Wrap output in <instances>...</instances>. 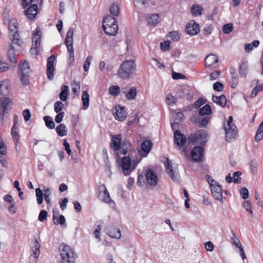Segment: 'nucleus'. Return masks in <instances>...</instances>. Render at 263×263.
<instances>
[{"instance_id":"obj_4","label":"nucleus","mask_w":263,"mask_h":263,"mask_svg":"<svg viewBox=\"0 0 263 263\" xmlns=\"http://www.w3.org/2000/svg\"><path fill=\"white\" fill-rule=\"evenodd\" d=\"M19 68L18 75L21 82L24 85H28L29 83V76L31 72L30 66L26 61L22 62L18 65Z\"/></svg>"},{"instance_id":"obj_31","label":"nucleus","mask_w":263,"mask_h":263,"mask_svg":"<svg viewBox=\"0 0 263 263\" xmlns=\"http://www.w3.org/2000/svg\"><path fill=\"white\" fill-rule=\"evenodd\" d=\"M153 146V143L150 140H145L141 143L142 151L145 153L144 156H146L150 151Z\"/></svg>"},{"instance_id":"obj_2","label":"nucleus","mask_w":263,"mask_h":263,"mask_svg":"<svg viewBox=\"0 0 263 263\" xmlns=\"http://www.w3.org/2000/svg\"><path fill=\"white\" fill-rule=\"evenodd\" d=\"M135 70V62L133 60H126L120 65L118 70L117 75L122 79H128L134 74Z\"/></svg>"},{"instance_id":"obj_49","label":"nucleus","mask_w":263,"mask_h":263,"mask_svg":"<svg viewBox=\"0 0 263 263\" xmlns=\"http://www.w3.org/2000/svg\"><path fill=\"white\" fill-rule=\"evenodd\" d=\"M241 174V172L240 171L235 172L233 173L232 178H233V182L234 183H239L241 182V178L240 176Z\"/></svg>"},{"instance_id":"obj_20","label":"nucleus","mask_w":263,"mask_h":263,"mask_svg":"<svg viewBox=\"0 0 263 263\" xmlns=\"http://www.w3.org/2000/svg\"><path fill=\"white\" fill-rule=\"evenodd\" d=\"M115 110L116 112L114 113L115 119L120 121H124L127 117V113L125 111L124 107L116 106Z\"/></svg>"},{"instance_id":"obj_59","label":"nucleus","mask_w":263,"mask_h":263,"mask_svg":"<svg viewBox=\"0 0 263 263\" xmlns=\"http://www.w3.org/2000/svg\"><path fill=\"white\" fill-rule=\"evenodd\" d=\"M170 43L169 41H165L163 43H161L160 47L162 51H165L170 50Z\"/></svg>"},{"instance_id":"obj_45","label":"nucleus","mask_w":263,"mask_h":263,"mask_svg":"<svg viewBox=\"0 0 263 263\" xmlns=\"http://www.w3.org/2000/svg\"><path fill=\"white\" fill-rule=\"evenodd\" d=\"M183 116V114L181 112H174L172 115L173 121L180 123L182 121Z\"/></svg>"},{"instance_id":"obj_54","label":"nucleus","mask_w":263,"mask_h":263,"mask_svg":"<svg viewBox=\"0 0 263 263\" xmlns=\"http://www.w3.org/2000/svg\"><path fill=\"white\" fill-rule=\"evenodd\" d=\"M170 36L174 41L180 40V34L178 31H173L170 32Z\"/></svg>"},{"instance_id":"obj_15","label":"nucleus","mask_w":263,"mask_h":263,"mask_svg":"<svg viewBox=\"0 0 263 263\" xmlns=\"http://www.w3.org/2000/svg\"><path fill=\"white\" fill-rule=\"evenodd\" d=\"M99 189L100 191H103V193L100 194L99 196V198L102 201L107 203H115V202L111 199L109 192L104 184L100 185Z\"/></svg>"},{"instance_id":"obj_39","label":"nucleus","mask_w":263,"mask_h":263,"mask_svg":"<svg viewBox=\"0 0 263 263\" xmlns=\"http://www.w3.org/2000/svg\"><path fill=\"white\" fill-rule=\"evenodd\" d=\"M149 25L156 26L159 22V16L157 14H154L151 15L147 19Z\"/></svg>"},{"instance_id":"obj_38","label":"nucleus","mask_w":263,"mask_h":263,"mask_svg":"<svg viewBox=\"0 0 263 263\" xmlns=\"http://www.w3.org/2000/svg\"><path fill=\"white\" fill-rule=\"evenodd\" d=\"M263 138V121L259 124L255 137V140L259 142Z\"/></svg>"},{"instance_id":"obj_64","label":"nucleus","mask_w":263,"mask_h":263,"mask_svg":"<svg viewBox=\"0 0 263 263\" xmlns=\"http://www.w3.org/2000/svg\"><path fill=\"white\" fill-rule=\"evenodd\" d=\"M209 120L210 119L207 117L202 118L199 122V126L201 127H206L209 123Z\"/></svg>"},{"instance_id":"obj_14","label":"nucleus","mask_w":263,"mask_h":263,"mask_svg":"<svg viewBox=\"0 0 263 263\" xmlns=\"http://www.w3.org/2000/svg\"><path fill=\"white\" fill-rule=\"evenodd\" d=\"M212 194L213 197L217 200L221 202V203L223 202L222 197V188L219 184H216L212 186L211 188Z\"/></svg>"},{"instance_id":"obj_36","label":"nucleus","mask_w":263,"mask_h":263,"mask_svg":"<svg viewBox=\"0 0 263 263\" xmlns=\"http://www.w3.org/2000/svg\"><path fill=\"white\" fill-rule=\"evenodd\" d=\"M110 13L115 16H118L119 14L120 7L118 3H112L109 8Z\"/></svg>"},{"instance_id":"obj_10","label":"nucleus","mask_w":263,"mask_h":263,"mask_svg":"<svg viewBox=\"0 0 263 263\" xmlns=\"http://www.w3.org/2000/svg\"><path fill=\"white\" fill-rule=\"evenodd\" d=\"M146 180L151 186H156L158 183V176L156 173L152 169H148L145 174Z\"/></svg>"},{"instance_id":"obj_26","label":"nucleus","mask_w":263,"mask_h":263,"mask_svg":"<svg viewBox=\"0 0 263 263\" xmlns=\"http://www.w3.org/2000/svg\"><path fill=\"white\" fill-rule=\"evenodd\" d=\"M77 255L74 250L67 245V263H75Z\"/></svg>"},{"instance_id":"obj_46","label":"nucleus","mask_w":263,"mask_h":263,"mask_svg":"<svg viewBox=\"0 0 263 263\" xmlns=\"http://www.w3.org/2000/svg\"><path fill=\"white\" fill-rule=\"evenodd\" d=\"M56 131L58 135L60 137L65 136V126L64 124H61L58 125L56 128Z\"/></svg>"},{"instance_id":"obj_16","label":"nucleus","mask_w":263,"mask_h":263,"mask_svg":"<svg viewBox=\"0 0 263 263\" xmlns=\"http://www.w3.org/2000/svg\"><path fill=\"white\" fill-rule=\"evenodd\" d=\"M174 140L175 143L178 146L183 145L185 142H187L188 138L181 133L179 130H176L174 133Z\"/></svg>"},{"instance_id":"obj_32","label":"nucleus","mask_w":263,"mask_h":263,"mask_svg":"<svg viewBox=\"0 0 263 263\" xmlns=\"http://www.w3.org/2000/svg\"><path fill=\"white\" fill-rule=\"evenodd\" d=\"M40 245L36 239L35 240L33 243V246L31 247V251L33 253V256L34 258H37L40 255Z\"/></svg>"},{"instance_id":"obj_1","label":"nucleus","mask_w":263,"mask_h":263,"mask_svg":"<svg viewBox=\"0 0 263 263\" xmlns=\"http://www.w3.org/2000/svg\"><path fill=\"white\" fill-rule=\"evenodd\" d=\"M122 137L121 134L113 135L111 136L110 147L114 152L125 155L130 148L131 144L128 140L124 139L122 141Z\"/></svg>"},{"instance_id":"obj_25","label":"nucleus","mask_w":263,"mask_h":263,"mask_svg":"<svg viewBox=\"0 0 263 263\" xmlns=\"http://www.w3.org/2000/svg\"><path fill=\"white\" fill-rule=\"evenodd\" d=\"M37 5L36 4L32 5L25 11V15L29 19H33L35 17L37 14Z\"/></svg>"},{"instance_id":"obj_24","label":"nucleus","mask_w":263,"mask_h":263,"mask_svg":"<svg viewBox=\"0 0 263 263\" xmlns=\"http://www.w3.org/2000/svg\"><path fill=\"white\" fill-rule=\"evenodd\" d=\"M41 29L37 27L35 29V31L33 33L32 37V45L35 46V47H39L40 46L41 42Z\"/></svg>"},{"instance_id":"obj_12","label":"nucleus","mask_w":263,"mask_h":263,"mask_svg":"<svg viewBox=\"0 0 263 263\" xmlns=\"http://www.w3.org/2000/svg\"><path fill=\"white\" fill-rule=\"evenodd\" d=\"M200 30V27L198 23L194 20L190 21L185 27L186 32L191 35H194L197 34Z\"/></svg>"},{"instance_id":"obj_7","label":"nucleus","mask_w":263,"mask_h":263,"mask_svg":"<svg viewBox=\"0 0 263 263\" xmlns=\"http://www.w3.org/2000/svg\"><path fill=\"white\" fill-rule=\"evenodd\" d=\"M73 28H70L67 32V49L69 54L68 65L72 66L74 61V51L73 48Z\"/></svg>"},{"instance_id":"obj_50","label":"nucleus","mask_w":263,"mask_h":263,"mask_svg":"<svg viewBox=\"0 0 263 263\" xmlns=\"http://www.w3.org/2000/svg\"><path fill=\"white\" fill-rule=\"evenodd\" d=\"M64 106V105L62 102H56L54 104V110L55 112L57 113L60 112L62 110Z\"/></svg>"},{"instance_id":"obj_58","label":"nucleus","mask_w":263,"mask_h":263,"mask_svg":"<svg viewBox=\"0 0 263 263\" xmlns=\"http://www.w3.org/2000/svg\"><path fill=\"white\" fill-rule=\"evenodd\" d=\"M240 194L243 199H247L249 196V191L246 187H242L240 190Z\"/></svg>"},{"instance_id":"obj_56","label":"nucleus","mask_w":263,"mask_h":263,"mask_svg":"<svg viewBox=\"0 0 263 263\" xmlns=\"http://www.w3.org/2000/svg\"><path fill=\"white\" fill-rule=\"evenodd\" d=\"M223 88V85L220 82H216L213 84V89L217 91H222Z\"/></svg>"},{"instance_id":"obj_19","label":"nucleus","mask_w":263,"mask_h":263,"mask_svg":"<svg viewBox=\"0 0 263 263\" xmlns=\"http://www.w3.org/2000/svg\"><path fill=\"white\" fill-rule=\"evenodd\" d=\"M218 62V57L214 54L207 55L205 59V66L206 67H216V65Z\"/></svg>"},{"instance_id":"obj_57","label":"nucleus","mask_w":263,"mask_h":263,"mask_svg":"<svg viewBox=\"0 0 263 263\" xmlns=\"http://www.w3.org/2000/svg\"><path fill=\"white\" fill-rule=\"evenodd\" d=\"M176 99L172 95H168L166 98V103L169 105L175 104Z\"/></svg>"},{"instance_id":"obj_40","label":"nucleus","mask_w":263,"mask_h":263,"mask_svg":"<svg viewBox=\"0 0 263 263\" xmlns=\"http://www.w3.org/2000/svg\"><path fill=\"white\" fill-rule=\"evenodd\" d=\"M66 245H65L64 243L61 244L59 246V251L60 252V255L62 258L61 261L59 262V263H65V258L66 257Z\"/></svg>"},{"instance_id":"obj_55","label":"nucleus","mask_w":263,"mask_h":263,"mask_svg":"<svg viewBox=\"0 0 263 263\" xmlns=\"http://www.w3.org/2000/svg\"><path fill=\"white\" fill-rule=\"evenodd\" d=\"M231 240L232 241V243L238 248H239V246H242L239 239L236 237L235 233H233L232 236L231 237Z\"/></svg>"},{"instance_id":"obj_21","label":"nucleus","mask_w":263,"mask_h":263,"mask_svg":"<svg viewBox=\"0 0 263 263\" xmlns=\"http://www.w3.org/2000/svg\"><path fill=\"white\" fill-rule=\"evenodd\" d=\"M106 231L107 234L111 238L119 239L121 237L120 230L114 226H108Z\"/></svg>"},{"instance_id":"obj_13","label":"nucleus","mask_w":263,"mask_h":263,"mask_svg":"<svg viewBox=\"0 0 263 263\" xmlns=\"http://www.w3.org/2000/svg\"><path fill=\"white\" fill-rule=\"evenodd\" d=\"M203 152L201 146H195L191 152L192 159L196 162H200L204 156Z\"/></svg>"},{"instance_id":"obj_44","label":"nucleus","mask_w":263,"mask_h":263,"mask_svg":"<svg viewBox=\"0 0 263 263\" xmlns=\"http://www.w3.org/2000/svg\"><path fill=\"white\" fill-rule=\"evenodd\" d=\"M109 93L114 96H117L120 92V88L118 86L112 85L109 88Z\"/></svg>"},{"instance_id":"obj_18","label":"nucleus","mask_w":263,"mask_h":263,"mask_svg":"<svg viewBox=\"0 0 263 263\" xmlns=\"http://www.w3.org/2000/svg\"><path fill=\"white\" fill-rule=\"evenodd\" d=\"M122 92L124 94L127 100H133L136 99L137 96V89L135 87L122 88Z\"/></svg>"},{"instance_id":"obj_11","label":"nucleus","mask_w":263,"mask_h":263,"mask_svg":"<svg viewBox=\"0 0 263 263\" xmlns=\"http://www.w3.org/2000/svg\"><path fill=\"white\" fill-rule=\"evenodd\" d=\"M55 60V57L54 55H51L47 59V75L50 80H52L53 79V72L54 70V63Z\"/></svg>"},{"instance_id":"obj_51","label":"nucleus","mask_w":263,"mask_h":263,"mask_svg":"<svg viewBox=\"0 0 263 263\" xmlns=\"http://www.w3.org/2000/svg\"><path fill=\"white\" fill-rule=\"evenodd\" d=\"M238 82L237 76H232L230 80V84L231 88H235L238 84Z\"/></svg>"},{"instance_id":"obj_22","label":"nucleus","mask_w":263,"mask_h":263,"mask_svg":"<svg viewBox=\"0 0 263 263\" xmlns=\"http://www.w3.org/2000/svg\"><path fill=\"white\" fill-rule=\"evenodd\" d=\"M21 46H17L14 44H12L10 46V48L8 52V58L10 61L13 64V66H15L16 63V54L14 53V51L16 50H18L17 47H20Z\"/></svg>"},{"instance_id":"obj_9","label":"nucleus","mask_w":263,"mask_h":263,"mask_svg":"<svg viewBox=\"0 0 263 263\" xmlns=\"http://www.w3.org/2000/svg\"><path fill=\"white\" fill-rule=\"evenodd\" d=\"M226 133V140L228 142H231L232 140L236 139L237 136V128L236 125H232L231 126L227 127L224 126Z\"/></svg>"},{"instance_id":"obj_60","label":"nucleus","mask_w":263,"mask_h":263,"mask_svg":"<svg viewBox=\"0 0 263 263\" xmlns=\"http://www.w3.org/2000/svg\"><path fill=\"white\" fill-rule=\"evenodd\" d=\"M47 212L45 210H42L39 214V220L40 221H44L47 219Z\"/></svg>"},{"instance_id":"obj_3","label":"nucleus","mask_w":263,"mask_h":263,"mask_svg":"<svg viewBox=\"0 0 263 263\" xmlns=\"http://www.w3.org/2000/svg\"><path fill=\"white\" fill-rule=\"evenodd\" d=\"M141 157L137 160H132L129 156H124L121 160H118L119 165L121 167L125 176L129 175L135 169L137 164L140 161Z\"/></svg>"},{"instance_id":"obj_33","label":"nucleus","mask_w":263,"mask_h":263,"mask_svg":"<svg viewBox=\"0 0 263 263\" xmlns=\"http://www.w3.org/2000/svg\"><path fill=\"white\" fill-rule=\"evenodd\" d=\"M82 100L83 101V109L86 110L88 107L89 103V96L86 91L83 92Z\"/></svg>"},{"instance_id":"obj_8","label":"nucleus","mask_w":263,"mask_h":263,"mask_svg":"<svg viewBox=\"0 0 263 263\" xmlns=\"http://www.w3.org/2000/svg\"><path fill=\"white\" fill-rule=\"evenodd\" d=\"M166 171L168 174L171 178L175 182L179 181V175L176 168L174 169L171 162L167 159L166 162L164 163Z\"/></svg>"},{"instance_id":"obj_41","label":"nucleus","mask_w":263,"mask_h":263,"mask_svg":"<svg viewBox=\"0 0 263 263\" xmlns=\"http://www.w3.org/2000/svg\"><path fill=\"white\" fill-rule=\"evenodd\" d=\"M11 135L13 137L15 144L16 145L18 142L20 135L17 131V127H12L11 129Z\"/></svg>"},{"instance_id":"obj_42","label":"nucleus","mask_w":263,"mask_h":263,"mask_svg":"<svg viewBox=\"0 0 263 263\" xmlns=\"http://www.w3.org/2000/svg\"><path fill=\"white\" fill-rule=\"evenodd\" d=\"M44 120L45 122L46 126L49 128L53 129L54 128L55 124L51 117L49 116H45L44 117Z\"/></svg>"},{"instance_id":"obj_35","label":"nucleus","mask_w":263,"mask_h":263,"mask_svg":"<svg viewBox=\"0 0 263 263\" xmlns=\"http://www.w3.org/2000/svg\"><path fill=\"white\" fill-rule=\"evenodd\" d=\"M212 110L209 104H206L202 108H200L198 113L200 116L204 115H209L211 114Z\"/></svg>"},{"instance_id":"obj_23","label":"nucleus","mask_w":263,"mask_h":263,"mask_svg":"<svg viewBox=\"0 0 263 263\" xmlns=\"http://www.w3.org/2000/svg\"><path fill=\"white\" fill-rule=\"evenodd\" d=\"M10 84L8 80H4L0 82V97L2 96L8 95L10 91Z\"/></svg>"},{"instance_id":"obj_34","label":"nucleus","mask_w":263,"mask_h":263,"mask_svg":"<svg viewBox=\"0 0 263 263\" xmlns=\"http://www.w3.org/2000/svg\"><path fill=\"white\" fill-rule=\"evenodd\" d=\"M185 95L187 96V99L188 100H191L193 98L192 96L190 95L188 92H186L185 90L182 88H179L177 89L176 92V96L179 98H183Z\"/></svg>"},{"instance_id":"obj_5","label":"nucleus","mask_w":263,"mask_h":263,"mask_svg":"<svg viewBox=\"0 0 263 263\" xmlns=\"http://www.w3.org/2000/svg\"><path fill=\"white\" fill-rule=\"evenodd\" d=\"M16 20L11 19L9 23V29L10 30L9 36L13 44L17 46H21L23 44V41L20 37V34L16 30Z\"/></svg>"},{"instance_id":"obj_52","label":"nucleus","mask_w":263,"mask_h":263,"mask_svg":"<svg viewBox=\"0 0 263 263\" xmlns=\"http://www.w3.org/2000/svg\"><path fill=\"white\" fill-rule=\"evenodd\" d=\"M257 166V162L256 160H252L250 162V170L252 174H255L256 173Z\"/></svg>"},{"instance_id":"obj_61","label":"nucleus","mask_w":263,"mask_h":263,"mask_svg":"<svg viewBox=\"0 0 263 263\" xmlns=\"http://www.w3.org/2000/svg\"><path fill=\"white\" fill-rule=\"evenodd\" d=\"M206 179L208 183L210 185V187L212 188V186L215 185L216 184H218V182L215 181L211 176L207 175L206 176Z\"/></svg>"},{"instance_id":"obj_37","label":"nucleus","mask_w":263,"mask_h":263,"mask_svg":"<svg viewBox=\"0 0 263 263\" xmlns=\"http://www.w3.org/2000/svg\"><path fill=\"white\" fill-rule=\"evenodd\" d=\"M203 9L201 6L198 5H193L191 8V12L193 15L198 16L202 14Z\"/></svg>"},{"instance_id":"obj_43","label":"nucleus","mask_w":263,"mask_h":263,"mask_svg":"<svg viewBox=\"0 0 263 263\" xmlns=\"http://www.w3.org/2000/svg\"><path fill=\"white\" fill-rule=\"evenodd\" d=\"M248 71V63L243 62L241 63L239 68V73L241 77H245Z\"/></svg>"},{"instance_id":"obj_6","label":"nucleus","mask_w":263,"mask_h":263,"mask_svg":"<svg viewBox=\"0 0 263 263\" xmlns=\"http://www.w3.org/2000/svg\"><path fill=\"white\" fill-rule=\"evenodd\" d=\"M208 136L206 131L201 129L196 131L194 134H191L188 138L187 143L189 144H194L196 142L199 143L201 144H205Z\"/></svg>"},{"instance_id":"obj_63","label":"nucleus","mask_w":263,"mask_h":263,"mask_svg":"<svg viewBox=\"0 0 263 263\" xmlns=\"http://www.w3.org/2000/svg\"><path fill=\"white\" fill-rule=\"evenodd\" d=\"M22 115L24 117V120L25 121H28L30 120L31 118V114L29 109H25L22 113Z\"/></svg>"},{"instance_id":"obj_62","label":"nucleus","mask_w":263,"mask_h":263,"mask_svg":"<svg viewBox=\"0 0 263 263\" xmlns=\"http://www.w3.org/2000/svg\"><path fill=\"white\" fill-rule=\"evenodd\" d=\"M50 193L49 189H47L44 190V199L45 201L48 204L50 203Z\"/></svg>"},{"instance_id":"obj_30","label":"nucleus","mask_w":263,"mask_h":263,"mask_svg":"<svg viewBox=\"0 0 263 263\" xmlns=\"http://www.w3.org/2000/svg\"><path fill=\"white\" fill-rule=\"evenodd\" d=\"M104 32L110 35H115L118 30V24H113V25L107 26L103 28Z\"/></svg>"},{"instance_id":"obj_48","label":"nucleus","mask_w":263,"mask_h":263,"mask_svg":"<svg viewBox=\"0 0 263 263\" xmlns=\"http://www.w3.org/2000/svg\"><path fill=\"white\" fill-rule=\"evenodd\" d=\"M92 60V57L91 55H89L87 57L86 59L84 62L83 65V68L85 71L87 72L89 68V66Z\"/></svg>"},{"instance_id":"obj_28","label":"nucleus","mask_w":263,"mask_h":263,"mask_svg":"<svg viewBox=\"0 0 263 263\" xmlns=\"http://www.w3.org/2000/svg\"><path fill=\"white\" fill-rule=\"evenodd\" d=\"M117 19L111 15H108L106 16L103 20V28L104 27L113 25V24H118Z\"/></svg>"},{"instance_id":"obj_53","label":"nucleus","mask_w":263,"mask_h":263,"mask_svg":"<svg viewBox=\"0 0 263 263\" xmlns=\"http://www.w3.org/2000/svg\"><path fill=\"white\" fill-rule=\"evenodd\" d=\"M233 28L232 24H227L223 26L222 31L224 33L228 34L233 30Z\"/></svg>"},{"instance_id":"obj_17","label":"nucleus","mask_w":263,"mask_h":263,"mask_svg":"<svg viewBox=\"0 0 263 263\" xmlns=\"http://www.w3.org/2000/svg\"><path fill=\"white\" fill-rule=\"evenodd\" d=\"M11 103V100L8 98L4 97L1 99L0 105L2 109V112L0 115V116L2 120H4L5 115L7 114L10 109L9 108V105Z\"/></svg>"},{"instance_id":"obj_29","label":"nucleus","mask_w":263,"mask_h":263,"mask_svg":"<svg viewBox=\"0 0 263 263\" xmlns=\"http://www.w3.org/2000/svg\"><path fill=\"white\" fill-rule=\"evenodd\" d=\"M59 213L58 212H55V210L53 211V223L55 225H58L60 224L61 225H63L64 224L65 222V217L61 215L58 218Z\"/></svg>"},{"instance_id":"obj_47","label":"nucleus","mask_w":263,"mask_h":263,"mask_svg":"<svg viewBox=\"0 0 263 263\" xmlns=\"http://www.w3.org/2000/svg\"><path fill=\"white\" fill-rule=\"evenodd\" d=\"M36 200L37 203L41 204L43 202V192L40 188H37L35 190Z\"/></svg>"},{"instance_id":"obj_27","label":"nucleus","mask_w":263,"mask_h":263,"mask_svg":"<svg viewBox=\"0 0 263 263\" xmlns=\"http://www.w3.org/2000/svg\"><path fill=\"white\" fill-rule=\"evenodd\" d=\"M212 100L214 103L222 107H224L227 104V99L223 95L220 96H213Z\"/></svg>"}]
</instances>
